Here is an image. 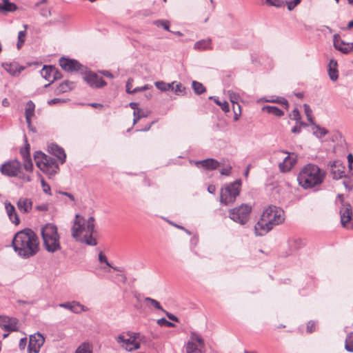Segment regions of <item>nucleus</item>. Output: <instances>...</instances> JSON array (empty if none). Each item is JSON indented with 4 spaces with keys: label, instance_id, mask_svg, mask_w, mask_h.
I'll list each match as a JSON object with an SVG mask.
<instances>
[{
    "label": "nucleus",
    "instance_id": "9",
    "mask_svg": "<svg viewBox=\"0 0 353 353\" xmlns=\"http://www.w3.org/2000/svg\"><path fill=\"white\" fill-rule=\"evenodd\" d=\"M139 333H124L117 338V341L122 347L128 351H132L140 347Z\"/></svg>",
    "mask_w": 353,
    "mask_h": 353
},
{
    "label": "nucleus",
    "instance_id": "53",
    "mask_svg": "<svg viewBox=\"0 0 353 353\" xmlns=\"http://www.w3.org/2000/svg\"><path fill=\"white\" fill-rule=\"evenodd\" d=\"M75 353H88V346L86 343H83L77 348Z\"/></svg>",
    "mask_w": 353,
    "mask_h": 353
},
{
    "label": "nucleus",
    "instance_id": "10",
    "mask_svg": "<svg viewBox=\"0 0 353 353\" xmlns=\"http://www.w3.org/2000/svg\"><path fill=\"white\" fill-rule=\"evenodd\" d=\"M276 157L282 161L279 163V169L281 172H290L297 161V156L294 153H289L281 150L276 153Z\"/></svg>",
    "mask_w": 353,
    "mask_h": 353
},
{
    "label": "nucleus",
    "instance_id": "35",
    "mask_svg": "<svg viewBox=\"0 0 353 353\" xmlns=\"http://www.w3.org/2000/svg\"><path fill=\"white\" fill-rule=\"evenodd\" d=\"M303 108H304V112H305V116H306L308 121L310 123V124L314 125V118L312 117V110L310 108V105L305 103V104H303Z\"/></svg>",
    "mask_w": 353,
    "mask_h": 353
},
{
    "label": "nucleus",
    "instance_id": "39",
    "mask_svg": "<svg viewBox=\"0 0 353 353\" xmlns=\"http://www.w3.org/2000/svg\"><path fill=\"white\" fill-rule=\"evenodd\" d=\"M144 301L145 303H147L150 306H152L153 307L157 309V310H163V308L161 306L160 303L159 301H157V300L155 299H151L150 297H146L145 299H144Z\"/></svg>",
    "mask_w": 353,
    "mask_h": 353
},
{
    "label": "nucleus",
    "instance_id": "37",
    "mask_svg": "<svg viewBox=\"0 0 353 353\" xmlns=\"http://www.w3.org/2000/svg\"><path fill=\"white\" fill-rule=\"evenodd\" d=\"M155 86L161 91H167L171 89V87H173V83H167L163 81H157L154 83Z\"/></svg>",
    "mask_w": 353,
    "mask_h": 353
},
{
    "label": "nucleus",
    "instance_id": "43",
    "mask_svg": "<svg viewBox=\"0 0 353 353\" xmlns=\"http://www.w3.org/2000/svg\"><path fill=\"white\" fill-rule=\"evenodd\" d=\"M214 102L221 107L223 111L228 112L230 111L229 103L226 101L221 102L218 99H214Z\"/></svg>",
    "mask_w": 353,
    "mask_h": 353
},
{
    "label": "nucleus",
    "instance_id": "26",
    "mask_svg": "<svg viewBox=\"0 0 353 353\" xmlns=\"http://www.w3.org/2000/svg\"><path fill=\"white\" fill-rule=\"evenodd\" d=\"M337 62L333 59L330 61L328 65V74L332 81H336L339 77V71L337 70Z\"/></svg>",
    "mask_w": 353,
    "mask_h": 353
},
{
    "label": "nucleus",
    "instance_id": "20",
    "mask_svg": "<svg viewBox=\"0 0 353 353\" xmlns=\"http://www.w3.org/2000/svg\"><path fill=\"white\" fill-rule=\"evenodd\" d=\"M17 206L21 212L28 213L32 208V202L30 199L21 197L18 200Z\"/></svg>",
    "mask_w": 353,
    "mask_h": 353
},
{
    "label": "nucleus",
    "instance_id": "7",
    "mask_svg": "<svg viewBox=\"0 0 353 353\" xmlns=\"http://www.w3.org/2000/svg\"><path fill=\"white\" fill-rule=\"evenodd\" d=\"M252 210V205L241 204L229 210V217L234 221L244 225L249 221Z\"/></svg>",
    "mask_w": 353,
    "mask_h": 353
},
{
    "label": "nucleus",
    "instance_id": "4",
    "mask_svg": "<svg viewBox=\"0 0 353 353\" xmlns=\"http://www.w3.org/2000/svg\"><path fill=\"white\" fill-rule=\"evenodd\" d=\"M41 234L43 245L49 252L54 253L61 249L59 235L57 228L51 223H48L41 228Z\"/></svg>",
    "mask_w": 353,
    "mask_h": 353
},
{
    "label": "nucleus",
    "instance_id": "38",
    "mask_svg": "<svg viewBox=\"0 0 353 353\" xmlns=\"http://www.w3.org/2000/svg\"><path fill=\"white\" fill-rule=\"evenodd\" d=\"M90 235L99 236L98 228L93 217H90Z\"/></svg>",
    "mask_w": 353,
    "mask_h": 353
},
{
    "label": "nucleus",
    "instance_id": "59",
    "mask_svg": "<svg viewBox=\"0 0 353 353\" xmlns=\"http://www.w3.org/2000/svg\"><path fill=\"white\" fill-rule=\"evenodd\" d=\"M98 237L99 236L90 235V240H89L90 245H93V246L97 245Z\"/></svg>",
    "mask_w": 353,
    "mask_h": 353
},
{
    "label": "nucleus",
    "instance_id": "33",
    "mask_svg": "<svg viewBox=\"0 0 353 353\" xmlns=\"http://www.w3.org/2000/svg\"><path fill=\"white\" fill-rule=\"evenodd\" d=\"M211 41L210 39L201 40L194 44V48L197 50H207L211 48Z\"/></svg>",
    "mask_w": 353,
    "mask_h": 353
},
{
    "label": "nucleus",
    "instance_id": "63",
    "mask_svg": "<svg viewBox=\"0 0 353 353\" xmlns=\"http://www.w3.org/2000/svg\"><path fill=\"white\" fill-rule=\"evenodd\" d=\"M347 161H348V167L350 170L352 169V163H353V155L352 154H349L347 155Z\"/></svg>",
    "mask_w": 353,
    "mask_h": 353
},
{
    "label": "nucleus",
    "instance_id": "19",
    "mask_svg": "<svg viewBox=\"0 0 353 353\" xmlns=\"http://www.w3.org/2000/svg\"><path fill=\"white\" fill-rule=\"evenodd\" d=\"M29 148L30 145H28L24 149L21 150L20 152L23 159V168L26 171H32L33 168V164L30 155Z\"/></svg>",
    "mask_w": 353,
    "mask_h": 353
},
{
    "label": "nucleus",
    "instance_id": "47",
    "mask_svg": "<svg viewBox=\"0 0 353 353\" xmlns=\"http://www.w3.org/2000/svg\"><path fill=\"white\" fill-rule=\"evenodd\" d=\"M84 310V306L81 305L79 303L73 301L72 306V312L74 313H80Z\"/></svg>",
    "mask_w": 353,
    "mask_h": 353
},
{
    "label": "nucleus",
    "instance_id": "46",
    "mask_svg": "<svg viewBox=\"0 0 353 353\" xmlns=\"http://www.w3.org/2000/svg\"><path fill=\"white\" fill-rule=\"evenodd\" d=\"M301 2V0H286L285 3L287 5L288 10L291 11Z\"/></svg>",
    "mask_w": 353,
    "mask_h": 353
},
{
    "label": "nucleus",
    "instance_id": "6",
    "mask_svg": "<svg viewBox=\"0 0 353 353\" xmlns=\"http://www.w3.org/2000/svg\"><path fill=\"white\" fill-rule=\"evenodd\" d=\"M241 186V180L224 185L221 190L220 202L225 205L232 204L240 194Z\"/></svg>",
    "mask_w": 353,
    "mask_h": 353
},
{
    "label": "nucleus",
    "instance_id": "13",
    "mask_svg": "<svg viewBox=\"0 0 353 353\" xmlns=\"http://www.w3.org/2000/svg\"><path fill=\"white\" fill-rule=\"evenodd\" d=\"M59 63L61 68L67 72H82L84 68V67L75 59L61 57Z\"/></svg>",
    "mask_w": 353,
    "mask_h": 353
},
{
    "label": "nucleus",
    "instance_id": "45",
    "mask_svg": "<svg viewBox=\"0 0 353 353\" xmlns=\"http://www.w3.org/2000/svg\"><path fill=\"white\" fill-rule=\"evenodd\" d=\"M233 111H234V120L238 121L239 117L241 114V105L237 103L233 105Z\"/></svg>",
    "mask_w": 353,
    "mask_h": 353
},
{
    "label": "nucleus",
    "instance_id": "1",
    "mask_svg": "<svg viewBox=\"0 0 353 353\" xmlns=\"http://www.w3.org/2000/svg\"><path fill=\"white\" fill-rule=\"evenodd\" d=\"M12 243L16 253L23 259L34 256L39 250L37 235L28 228L18 232L14 235Z\"/></svg>",
    "mask_w": 353,
    "mask_h": 353
},
{
    "label": "nucleus",
    "instance_id": "28",
    "mask_svg": "<svg viewBox=\"0 0 353 353\" xmlns=\"http://www.w3.org/2000/svg\"><path fill=\"white\" fill-rule=\"evenodd\" d=\"M2 67L12 75L19 74L22 70V68H20L18 63L16 62L10 63H4L2 64Z\"/></svg>",
    "mask_w": 353,
    "mask_h": 353
},
{
    "label": "nucleus",
    "instance_id": "36",
    "mask_svg": "<svg viewBox=\"0 0 353 353\" xmlns=\"http://www.w3.org/2000/svg\"><path fill=\"white\" fill-rule=\"evenodd\" d=\"M192 88L195 93L198 94H201L206 91L205 88L201 83L195 81L192 82Z\"/></svg>",
    "mask_w": 353,
    "mask_h": 353
},
{
    "label": "nucleus",
    "instance_id": "52",
    "mask_svg": "<svg viewBox=\"0 0 353 353\" xmlns=\"http://www.w3.org/2000/svg\"><path fill=\"white\" fill-rule=\"evenodd\" d=\"M230 99L232 105L236 104L238 103V101L239 99V96L238 94L230 92L229 94Z\"/></svg>",
    "mask_w": 353,
    "mask_h": 353
},
{
    "label": "nucleus",
    "instance_id": "50",
    "mask_svg": "<svg viewBox=\"0 0 353 353\" xmlns=\"http://www.w3.org/2000/svg\"><path fill=\"white\" fill-rule=\"evenodd\" d=\"M157 323L161 326H167L169 327H174V324L172 322L168 321L165 318L160 319L157 321Z\"/></svg>",
    "mask_w": 353,
    "mask_h": 353
},
{
    "label": "nucleus",
    "instance_id": "64",
    "mask_svg": "<svg viewBox=\"0 0 353 353\" xmlns=\"http://www.w3.org/2000/svg\"><path fill=\"white\" fill-rule=\"evenodd\" d=\"M293 113V117H294V119L296 121H299L301 119V115H300V113L299 112V110L297 109H294L292 112Z\"/></svg>",
    "mask_w": 353,
    "mask_h": 353
},
{
    "label": "nucleus",
    "instance_id": "16",
    "mask_svg": "<svg viewBox=\"0 0 353 353\" xmlns=\"http://www.w3.org/2000/svg\"><path fill=\"white\" fill-rule=\"evenodd\" d=\"M0 327L8 332L17 331V320L15 318L0 316Z\"/></svg>",
    "mask_w": 353,
    "mask_h": 353
},
{
    "label": "nucleus",
    "instance_id": "15",
    "mask_svg": "<svg viewBox=\"0 0 353 353\" xmlns=\"http://www.w3.org/2000/svg\"><path fill=\"white\" fill-rule=\"evenodd\" d=\"M39 168L49 176H53L59 170V165L56 158L48 157L45 163L39 164Z\"/></svg>",
    "mask_w": 353,
    "mask_h": 353
},
{
    "label": "nucleus",
    "instance_id": "24",
    "mask_svg": "<svg viewBox=\"0 0 353 353\" xmlns=\"http://www.w3.org/2000/svg\"><path fill=\"white\" fill-rule=\"evenodd\" d=\"M106 85L102 77L96 74L90 72V85L95 88H101Z\"/></svg>",
    "mask_w": 353,
    "mask_h": 353
},
{
    "label": "nucleus",
    "instance_id": "3",
    "mask_svg": "<svg viewBox=\"0 0 353 353\" xmlns=\"http://www.w3.org/2000/svg\"><path fill=\"white\" fill-rule=\"evenodd\" d=\"M326 173L318 165L308 163L304 165L297 175V182L304 190L320 186L325 179Z\"/></svg>",
    "mask_w": 353,
    "mask_h": 353
},
{
    "label": "nucleus",
    "instance_id": "55",
    "mask_svg": "<svg viewBox=\"0 0 353 353\" xmlns=\"http://www.w3.org/2000/svg\"><path fill=\"white\" fill-rule=\"evenodd\" d=\"M132 87H133V79H129L126 83V92L129 94H132Z\"/></svg>",
    "mask_w": 353,
    "mask_h": 353
},
{
    "label": "nucleus",
    "instance_id": "11",
    "mask_svg": "<svg viewBox=\"0 0 353 353\" xmlns=\"http://www.w3.org/2000/svg\"><path fill=\"white\" fill-rule=\"evenodd\" d=\"M21 170V164L17 160L8 161L1 166L0 170L1 173L8 176H17L20 174Z\"/></svg>",
    "mask_w": 353,
    "mask_h": 353
},
{
    "label": "nucleus",
    "instance_id": "57",
    "mask_svg": "<svg viewBox=\"0 0 353 353\" xmlns=\"http://www.w3.org/2000/svg\"><path fill=\"white\" fill-rule=\"evenodd\" d=\"M17 176L24 182H30L31 181L30 176L21 173V170H20V174Z\"/></svg>",
    "mask_w": 353,
    "mask_h": 353
},
{
    "label": "nucleus",
    "instance_id": "54",
    "mask_svg": "<svg viewBox=\"0 0 353 353\" xmlns=\"http://www.w3.org/2000/svg\"><path fill=\"white\" fill-rule=\"evenodd\" d=\"M316 330V323L314 321H309L307 323V332L308 333H312Z\"/></svg>",
    "mask_w": 353,
    "mask_h": 353
},
{
    "label": "nucleus",
    "instance_id": "60",
    "mask_svg": "<svg viewBox=\"0 0 353 353\" xmlns=\"http://www.w3.org/2000/svg\"><path fill=\"white\" fill-rule=\"evenodd\" d=\"M231 169H232V168L230 166L225 168H223L221 170V174L222 175L229 176L230 174V173H231Z\"/></svg>",
    "mask_w": 353,
    "mask_h": 353
},
{
    "label": "nucleus",
    "instance_id": "62",
    "mask_svg": "<svg viewBox=\"0 0 353 353\" xmlns=\"http://www.w3.org/2000/svg\"><path fill=\"white\" fill-rule=\"evenodd\" d=\"M59 306L72 311V303L68 302V303H60L59 305Z\"/></svg>",
    "mask_w": 353,
    "mask_h": 353
},
{
    "label": "nucleus",
    "instance_id": "5",
    "mask_svg": "<svg viewBox=\"0 0 353 353\" xmlns=\"http://www.w3.org/2000/svg\"><path fill=\"white\" fill-rule=\"evenodd\" d=\"M71 235L76 241L88 245V221L79 214L75 215Z\"/></svg>",
    "mask_w": 353,
    "mask_h": 353
},
{
    "label": "nucleus",
    "instance_id": "22",
    "mask_svg": "<svg viewBox=\"0 0 353 353\" xmlns=\"http://www.w3.org/2000/svg\"><path fill=\"white\" fill-rule=\"evenodd\" d=\"M334 46L336 49L339 50V51L343 53H348L353 48L352 44L345 43L340 39H337L336 36H334Z\"/></svg>",
    "mask_w": 353,
    "mask_h": 353
},
{
    "label": "nucleus",
    "instance_id": "56",
    "mask_svg": "<svg viewBox=\"0 0 353 353\" xmlns=\"http://www.w3.org/2000/svg\"><path fill=\"white\" fill-rule=\"evenodd\" d=\"M152 88L151 85H145L144 86H142V87H137V88H135L134 89L132 90V94L134 93H136V92H141V91H144L145 90H148V89H150Z\"/></svg>",
    "mask_w": 353,
    "mask_h": 353
},
{
    "label": "nucleus",
    "instance_id": "21",
    "mask_svg": "<svg viewBox=\"0 0 353 353\" xmlns=\"http://www.w3.org/2000/svg\"><path fill=\"white\" fill-rule=\"evenodd\" d=\"M5 208L10 220L15 225H19L20 223L18 214L16 212L15 208L10 202L5 203Z\"/></svg>",
    "mask_w": 353,
    "mask_h": 353
},
{
    "label": "nucleus",
    "instance_id": "40",
    "mask_svg": "<svg viewBox=\"0 0 353 353\" xmlns=\"http://www.w3.org/2000/svg\"><path fill=\"white\" fill-rule=\"evenodd\" d=\"M312 130L313 133L318 137H322L327 133L325 128H321L319 125H314Z\"/></svg>",
    "mask_w": 353,
    "mask_h": 353
},
{
    "label": "nucleus",
    "instance_id": "34",
    "mask_svg": "<svg viewBox=\"0 0 353 353\" xmlns=\"http://www.w3.org/2000/svg\"><path fill=\"white\" fill-rule=\"evenodd\" d=\"M172 83H173V87H171L170 90H173L176 94L183 95L185 94V88L181 83L172 82Z\"/></svg>",
    "mask_w": 353,
    "mask_h": 353
},
{
    "label": "nucleus",
    "instance_id": "31",
    "mask_svg": "<svg viewBox=\"0 0 353 353\" xmlns=\"http://www.w3.org/2000/svg\"><path fill=\"white\" fill-rule=\"evenodd\" d=\"M1 12H13L17 10V6L10 2L9 0H3V3L1 4Z\"/></svg>",
    "mask_w": 353,
    "mask_h": 353
},
{
    "label": "nucleus",
    "instance_id": "17",
    "mask_svg": "<svg viewBox=\"0 0 353 353\" xmlns=\"http://www.w3.org/2000/svg\"><path fill=\"white\" fill-rule=\"evenodd\" d=\"M330 168L331 173L334 179H339L343 176L345 173V166L341 161L336 160L333 161L330 165Z\"/></svg>",
    "mask_w": 353,
    "mask_h": 353
},
{
    "label": "nucleus",
    "instance_id": "18",
    "mask_svg": "<svg viewBox=\"0 0 353 353\" xmlns=\"http://www.w3.org/2000/svg\"><path fill=\"white\" fill-rule=\"evenodd\" d=\"M48 151L63 164L65 161L66 154L64 150L57 144H51L48 146Z\"/></svg>",
    "mask_w": 353,
    "mask_h": 353
},
{
    "label": "nucleus",
    "instance_id": "44",
    "mask_svg": "<svg viewBox=\"0 0 353 353\" xmlns=\"http://www.w3.org/2000/svg\"><path fill=\"white\" fill-rule=\"evenodd\" d=\"M134 119H133V124L135 125L139 120L144 117H146V115L144 114L143 110L141 109L137 110L134 111Z\"/></svg>",
    "mask_w": 353,
    "mask_h": 353
},
{
    "label": "nucleus",
    "instance_id": "51",
    "mask_svg": "<svg viewBox=\"0 0 353 353\" xmlns=\"http://www.w3.org/2000/svg\"><path fill=\"white\" fill-rule=\"evenodd\" d=\"M99 261L100 263H104L106 266L111 267V265L108 261L106 256L102 252H100L99 254Z\"/></svg>",
    "mask_w": 353,
    "mask_h": 353
},
{
    "label": "nucleus",
    "instance_id": "12",
    "mask_svg": "<svg viewBox=\"0 0 353 353\" xmlns=\"http://www.w3.org/2000/svg\"><path fill=\"white\" fill-rule=\"evenodd\" d=\"M341 223L343 227L350 229L353 228L352 210L350 204H344L340 210Z\"/></svg>",
    "mask_w": 353,
    "mask_h": 353
},
{
    "label": "nucleus",
    "instance_id": "8",
    "mask_svg": "<svg viewBox=\"0 0 353 353\" xmlns=\"http://www.w3.org/2000/svg\"><path fill=\"white\" fill-rule=\"evenodd\" d=\"M186 353H205V345L204 339L196 332H191L190 338L185 346Z\"/></svg>",
    "mask_w": 353,
    "mask_h": 353
},
{
    "label": "nucleus",
    "instance_id": "41",
    "mask_svg": "<svg viewBox=\"0 0 353 353\" xmlns=\"http://www.w3.org/2000/svg\"><path fill=\"white\" fill-rule=\"evenodd\" d=\"M345 350L348 352H353V334H350L346 340L345 344Z\"/></svg>",
    "mask_w": 353,
    "mask_h": 353
},
{
    "label": "nucleus",
    "instance_id": "32",
    "mask_svg": "<svg viewBox=\"0 0 353 353\" xmlns=\"http://www.w3.org/2000/svg\"><path fill=\"white\" fill-rule=\"evenodd\" d=\"M48 155L45 154L41 151L35 152L34 154V161L36 162L37 166L39 168V165L45 163V161H47Z\"/></svg>",
    "mask_w": 353,
    "mask_h": 353
},
{
    "label": "nucleus",
    "instance_id": "29",
    "mask_svg": "<svg viewBox=\"0 0 353 353\" xmlns=\"http://www.w3.org/2000/svg\"><path fill=\"white\" fill-rule=\"evenodd\" d=\"M74 88V83L70 82L69 81H65L63 83H60L57 87L56 92L58 94L64 93L69 90H71Z\"/></svg>",
    "mask_w": 353,
    "mask_h": 353
},
{
    "label": "nucleus",
    "instance_id": "42",
    "mask_svg": "<svg viewBox=\"0 0 353 353\" xmlns=\"http://www.w3.org/2000/svg\"><path fill=\"white\" fill-rule=\"evenodd\" d=\"M26 36V30L19 31V32L18 34V42L17 44L18 49H20L21 48V46H23V44L24 43Z\"/></svg>",
    "mask_w": 353,
    "mask_h": 353
},
{
    "label": "nucleus",
    "instance_id": "23",
    "mask_svg": "<svg viewBox=\"0 0 353 353\" xmlns=\"http://www.w3.org/2000/svg\"><path fill=\"white\" fill-rule=\"evenodd\" d=\"M55 67L50 65L46 66L44 65L43 68L41 70V74L42 77H43L46 80L49 81L50 83L54 82L56 80V77H53V72H55Z\"/></svg>",
    "mask_w": 353,
    "mask_h": 353
},
{
    "label": "nucleus",
    "instance_id": "49",
    "mask_svg": "<svg viewBox=\"0 0 353 353\" xmlns=\"http://www.w3.org/2000/svg\"><path fill=\"white\" fill-rule=\"evenodd\" d=\"M265 2L272 6L280 8L283 6V1L282 0H265Z\"/></svg>",
    "mask_w": 353,
    "mask_h": 353
},
{
    "label": "nucleus",
    "instance_id": "2",
    "mask_svg": "<svg viewBox=\"0 0 353 353\" xmlns=\"http://www.w3.org/2000/svg\"><path fill=\"white\" fill-rule=\"evenodd\" d=\"M284 220V211L279 207L270 205L264 210L260 219L255 225V234L263 236L274 226L282 223Z\"/></svg>",
    "mask_w": 353,
    "mask_h": 353
},
{
    "label": "nucleus",
    "instance_id": "27",
    "mask_svg": "<svg viewBox=\"0 0 353 353\" xmlns=\"http://www.w3.org/2000/svg\"><path fill=\"white\" fill-rule=\"evenodd\" d=\"M198 165H200L202 168H205L208 170H213L216 169L219 165V163L213 159H208L201 161H199L197 163Z\"/></svg>",
    "mask_w": 353,
    "mask_h": 353
},
{
    "label": "nucleus",
    "instance_id": "25",
    "mask_svg": "<svg viewBox=\"0 0 353 353\" xmlns=\"http://www.w3.org/2000/svg\"><path fill=\"white\" fill-rule=\"evenodd\" d=\"M35 105L32 101H28L26 103L25 116L27 124L29 128L31 126V119L34 114Z\"/></svg>",
    "mask_w": 353,
    "mask_h": 353
},
{
    "label": "nucleus",
    "instance_id": "30",
    "mask_svg": "<svg viewBox=\"0 0 353 353\" xmlns=\"http://www.w3.org/2000/svg\"><path fill=\"white\" fill-rule=\"evenodd\" d=\"M262 110H263V111H266L268 113L277 116V117H281L284 114L281 110H280L279 108H278L277 107H275V106H270V105L264 106L262 108Z\"/></svg>",
    "mask_w": 353,
    "mask_h": 353
},
{
    "label": "nucleus",
    "instance_id": "61",
    "mask_svg": "<svg viewBox=\"0 0 353 353\" xmlns=\"http://www.w3.org/2000/svg\"><path fill=\"white\" fill-rule=\"evenodd\" d=\"M41 185L43 188V192L50 194V188L44 180H41Z\"/></svg>",
    "mask_w": 353,
    "mask_h": 353
},
{
    "label": "nucleus",
    "instance_id": "14",
    "mask_svg": "<svg viewBox=\"0 0 353 353\" xmlns=\"http://www.w3.org/2000/svg\"><path fill=\"white\" fill-rule=\"evenodd\" d=\"M45 342L44 337L39 333H36L30 336L28 347V353H39L41 346Z\"/></svg>",
    "mask_w": 353,
    "mask_h": 353
},
{
    "label": "nucleus",
    "instance_id": "48",
    "mask_svg": "<svg viewBox=\"0 0 353 353\" xmlns=\"http://www.w3.org/2000/svg\"><path fill=\"white\" fill-rule=\"evenodd\" d=\"M68 101V99L54 98V99L49 100L48 101V104L49 105H57V104L64 103H66Z\"/></svg>",
    "mask_w": 353,
    "mask_h": 353
},
{
    "label": "nucleus",
    "instance_id": "58",
    "mask_svg": "<svg viewBox=\"0 0 353 353\" xmlns=\"http://www.w3.org/2000/svg\"><path fill=\"white\" fill-rule=\"evenodd\" d=\"M26 344H27V339L26 338L21 339L20 340L19 344V349L21 350H25V348L26 347Z\"/></svg>",
    "mask_w": 353,
    "mask_h": 353
}]
</instances>
